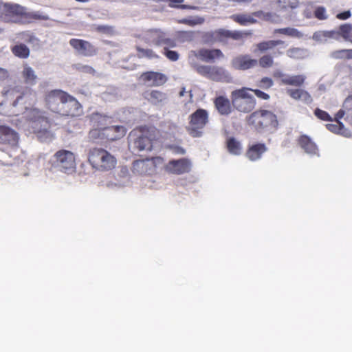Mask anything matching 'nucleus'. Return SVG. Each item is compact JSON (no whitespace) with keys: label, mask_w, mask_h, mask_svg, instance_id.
Listing matches in <instances>:
<instances>
[{"label":"nucleus","mask_w":352,"mask_h":352,"mask_svg":"<svg viewBox=\"0 0 352 352\" xmlns=\"http://www.w3.org/2000/svg\"><path fill=\"white\" fill-rule=\"evenodd\" d=\"M65 91L61 89H53L47 92L44 97L46 107L52 112L57 113L60 104L63 102Z\"/></svg>","instance_id":"nucleus-15"},{"label":"nucleus","mask_w":352,"mask_h":352,"mask_svg":"<svg viewBox=\"0 0 352 352\" xmlns=\"http://www.w3.org/2000/svg\"><path fill=\"white\" fill-rule=\"evenodd\" d=\"M250 34V32L239 30L230 31L221 28L209 33L208 36L213 41L225 42L230 38L235 41L242 40Z\"/></svg>","instance_id":"nucleus-12"},{"label":"nucleus","mask_w":352,"mask_h":352,"mask_svg":"<svg viewBox=\"0 0 352 352\" xmlns=\"http://www.w3.org/2000/svg\"><path fill=\"white\" fill-rule=\"evenodd\" d=\"M214 106L217 111L223 116L230 114L232 111L230 101L224 96H218L214 100Z\"/></svg>","instance_id":"nucleus-29"},{"label":"nucleus","mask_w":352,"mask_h":352,"mask_svg":"<svg viewBox=\"0 0 352 352\" xmlns=\"http://www.w3.org/2000/svg\"><path fill=\"white\" fill-rule=\"evenodd\" d=\"M201 76L213 81L229 82L230 75L223 67L211 65H200L196 69Z\"/></svg>","instance_id":"nucleus-10"},{"label":"nucleus","mask_w":352,"mask_h":352,"mask_svg":"<svg viewBox=\"0 0 352 352\" xmlns=\"http://www.w3.org/2000/svg\"><path fill=\"white\" fill-rule=\"evenodd\" d=\"M32 92L30 89L24 90L13 101L12 106L22 113L34 133H45L51 127L52 120L45 110L36 106Z\"/></svg>","instance_id":"nucleus-1"},{"label":"nucleus","mask_w":352,"mask_h":352,"mask_svg":"<svg viewBox=\"0 0 352 352\" xmlns=\"http://www.w3.org/2000/svg\"><path fill=\"white\" fill-rule=\"evenodd\" d=\"M302 50L297 47L291 48L287 51V55L290 58H298Z\"/></svg>","instance_id":"nucleus-51"},{"label":"nucleus","mask_w":352,"mask_h":352,"mask_svg":"<svg viewBox=\"0 0 352 352\" xmlns=\"http://www.w3.org/2000/svg\"><path fill=\"white\" fill-rule=\"evenodd\" d=\"M226 148L228 151L234 155H239L242 153V145L241 142L233 137L227 139Z\"/></svg>","instance_id":"nucleus-33"},{"label":"nucleus","mask_w":352,"mask_h":352,"mask_svg":"<svg viewBox=\"0 0 352 352\" xmlns=\"http://www.w3.org/2000/svg\"><path fill=\"white\" fill-rule=\"evenodd\" d=\"M351 16V12L349 10L344 11L343 12H340L336 15V18L340 20H346L350 18Z\"/></svg>","instance_id":"nucleus-54"},{"label":"nucleus","mask_w":352,"mask_h":352,"mask_svg":"<svg viewBox=\"0 0 352 352\" xmlns=\"http://www.w3.org/2000/svg\"><path fill=\"white\" fill-rule=\"evenodd\" d=\"M54 157L57 166L65 172L73 170L76 166L75 155L70 151L59 150L55 153Z\"/></svg>","instance_id":"nucleus-13"},{"label":"nucleus","mask_w":352,"mask_h":352,"mask_svg":"<svg viewBox=\"0 0 352 352\" xmlns=\"http://www.w3.org/2000/svg\"><path fill=\"white\" fill-rule=\"evenodd\" d=\"M166 33L159 29L149 30L147 32L146 42L156 46H161L163 44Z\"/></svg>","instance_id":"nucleus-27"},{"label":"nucleus","mask_w":352,"mask_h":352,"mask_svg":"<svg viewBox=\"0 0 352 352\" xmlns=\"http://www.w3.org/2000/svg\"><path fill=\"white\" fill-rule=\"evenodd\" d=\"M287 93L294 100L302 99L306 102L311 100L310 94L307 91L301 89H287Z\"/></svg>","instance_id":"nucleus-34"},{"label":"nucleus","mask_w":352,"mask_h":352,"mask_svg":"<svg viewBox=\"0 0 352 352\" xmlns=\"http://www.w3.org/2000/svg\"><path fill=\"white\" fill-rule=\"evenodd\" d=\"M109 118L98 113L90 116L94 129L88 133V139L91 142H113L122 138L126 133L124 126L114 125L106 126Z\"/></svg>","instance_id":"nucleus-2"},{"label":"nucleus","mask_w":352,"mask_h":352,"mask_svg":"<svg viewBox=\"0 0 352 352\" xmlns=\"http://www.w3.org/2000/svg\"><path fill=\"white\" fill-rule=\"evenodd\" d=\"M16 126L18 128H21V127H22V126H23L21 124H16Z\"/></svg>","instance_id":"nucleus-63"},{"label":"nucleus","mask_w":352,"mask_h":352,"mask_svg":"<svg viewBox=\"0 0 352 352\" xmlns=\"http://www.w3.org/2000/svg\"><path fill=\"white\" fill-rule=\"evenodd\" d=\"M72 67L76 71L82 73L94 74L96 72L95 69L92 67L87 65H82L80 63L74 64L72 65Z\"/></svg>","instance_id":"nucleus-42"},{"label":"nucleus","mask_w":352,"mask_h":352,"mask_svg":"<svg viewBox=\"0 0 352 352\" xmlns=\"http://www.w3.org/2000/svg\"><path fill=\"white\" fill-rule=\"evenodd\" d=\"M64 100L56 114L63 117H77L82 113V107L78 100L65 91Z\"/></svg>","instance_id":"nucleus-9"},{"label":"nucleus","mask_w":352,"mask_h":352,"mask_svg":"<svg viewBox=\"0 0 352 352\" xmlns=\"http://www.w3.org/2000/svg\"><path fill=\"white\" fill-rule=\"evenodd\" d=\"M162 45H164V47H166V49L173 48V47H176L177 43L174 39L168 38V37H166V35L164 37Z\"/></svg>","instance_id":"nucleus-50"},{"label":"nucleus","mask_w":352,"mask_h":352,"mask_svg":"<svg viewBox=\"0 0 352 352\" xmlns=\"http://www.w3.org/2000/svg\"><path fill=\"white\" fill-rule=\"evenodd\" d=\"M171 148L175 153L184 155L186 153L185 149L183 148L182 147L176 146H172Z\"/></svg>","instance_id":"nucleus-56"},{"label":"nucleus","mask_w":352,"mask_h":352,"mask_svg":"<svg viewBox=\"0 0 352 352\" xmlns=\"http://www.w3.org/2000/svg\"><path fill=\"white\" fill-rule=\"evenodd\" d=\"M163 54L171 61H176L179 59V54L176 51L169 50L166 47H164Z\"/></svg>","instance_id":"nucleus-47"},{"label":"nucleus","mask_w":352,"mask_h":352,"mask_svg":"<svg viewBox=\"0 0 352 352\" xmlns=\"http://www.w3.org/2000/svg\"><path fill=\"white\" fill-rule=\"evenodd\" d=\"M11 52L14 56L21 59H26L30 56V50L24 43H19L11 47Z\"/></svg>","instance_id":"nucleus-32"},{"label":"nucleus","mask_w":352,"mask_h":352,"mask_svg":"<svg viewBox=\"0 0 352 352\" xmlns=\"http://www.w3.org/2000/svg\"><path fill=\"white\" fill-rule=\"evenodd\" d=\"M246 121L248 126L258 133L275 131L278 126L276 115L265 109L254 111L247 118Z\"/></svg>","instance_id":"nucleus-3"},{"label":"nucleus","mask_w":352,"mask_h":352,"mask_svg":"<svg viewBox=\"0 0 352 352\" xmlns=\"http://www.w3.org/2000/svg\"><path fill=\"white\" fill-rule=\"evenodd\" d=\"M149 162L153 174H154L157 168L164 165V160L162 157H154L149 159Z\"/></svg>","instance_id":"nucleus-43"},{"label":"nucleus","mask_w":352,"mask_h":352,"mask_svg":"<svg viewBox=\"0 0 352 352\" xmlns=\"http://www.w3.org/2000/svg\"><path fill=\"white\" fill-rule=\"evenodd\" d=\"M143 98L153 105H162L167 100L166 93L159 90H147L142 94Z\"/></svg>","instance_id":"nucleus-23"},{"label":"nucleus","mask_w":352,"mask_h":352,"mask_svg":"<svg viewBox=\"0 0 352 352\" xmlns=\"http://www.w3.org/2000/svg\"><path fill=\"white\" fill-rule=\"evenodd\" d=\"M204 22V19L199 16L184 18L178 20V23L180 24H184L189 26H195L196 25L202 24Z\"/></svg>","instance_id":"nucleus-41"},{"label":"nucleus","mask_w":352,"mask_h":352,"mask_svg":"<svg viewBox=\"0 0 352 352\" xmlns=\"http://www.w3.org/2000/svg\"><path fill=\"white\" fill-rule=\"evenodd\" d=\"M168 1L170 2V5H176L175 3L179 5L184 0H168Z\"/></svg>","instance_id":"nucleus-58"},{"label":"nucleus","mask_w":352,"mask_h":352,"mask_svg":"<svg viewBox=\"0 0 352 352\" xmlns=\"http://www.w3.org/2000/svg\"><path fill=\"white\" fill-rule=\"evenodd\" d=\"M254 53H265L268 51H272V54H265L258 60V65L262 68H269L274 65V57L280 56L283 54L282 49L287 47L285 42L282 40H269L258 43L255 45Z\"/></svg>","instance_id":"nucleus-4"},{"label":"nucleus","mask_w":352,"mask_h":352,"mask_svg":"<svg viewBox=\"0 0 352 352\" xmlns=\"http://www.w3.org/2000/svg\"><path fill=\"white\" fill-rule=\"evenodd\" d=\"M277 4L282 10L295 9L299 6L298 0H278Z\"/></svg>","instance_id":"nucleus-40"},{"label":"nucleus","mask_w":352,"mask_h":352,"mask_svg":"<svg viewBox=\"0 0 352 352\" xmlns=\"http://www.w3.org/2000/svg\"><path fill=\"white\" fill-rule=\"evenodd\" d=\"M87 159L94 169L102 172L113 170L117 164L116 158L102 148L89 149Z\"/></svg>","instance_id":"nucleus-5"},{"label":"nucleus","mask_w":352,"mask_h":352,"mask_svg":"<svg viewBox=\"0 0 352 352\" xmlns=\"http://www.w3.org/2000/svg\"><path fill=\"white\" fill-rule=\"evenodd\" d=\"M305 78L302 75H296L292 76H285L281 79V82L286 85H292L299 87L305 82Z\"/></svg>","instance_id":"nucleus-36"},{"label":"nucleus","mask_w":352,"mask_h":352,"mask_svg":"<svg viewBox=\"0 0 352 352\" xmlns=\"http://www.w3.org/2000/svg\"><path fill=\"white\" fill-rule=\"evenodd\" d=\"M22 77L26 84L34 85L36 82L37 76L34 69L27 65L24 66L22 71Z\"/></svg>","instance_id":"nucleus-35"},{"label":"nucleus","mask_w":352,"mask_h":352,"mask_svg":"<svg viewBox=\"0 0 352 352\" xmlns=\"http://www.w3.org/2000/svg\"><path fill=\"white\" fill-rule=\"evenodd\" d=\"M270 13L265 14L264 12L259 10L252 13L251 14H233L231 16V19L236 23L241 25H247L248 24H254L256 23V20L254 18L257 17L259 19L265 18L266 16H270Z\"/></svg>","instance_id":"nucleus-19"},{"label":"nucleus","mask_w":352,"mask_h":352,"mask_svg":"<svg viewBox=\"0 0 352 352\" xmlns=\"http://www.w3.org/2000/svg\"><path fill=\"white\" fill-rule=\"evenodd\" d=\"M314 115L320 120L323 121H333L331 116L325 111H323L319 108H316L314 110Z\"/></svg>","instance_id":"nucleus-46"},{"label":"nucleus","mask_w":352,"mask_h":352,"mask_svg":"<svg viewBox=\"0 0 352 352\" xmlns=\"http://www.w3.org/2000/svg\"><path fill=\"white\" fill-rule=\"evenodd\" d=\"M19 140V136L15 130L7 125H0V144L14 147Z\"/></svg>","instance_id":"nucleus-17"},{"label":"nucleus","mask_w":352,"mask_h":352,"mask_svg":"<svg viewBox=\"0 0 352 352\" xmlns=\"http://www.w3.org/2000/svg\"><path fill=\"white\" fill-rule=\"evenodd\" d=\"M232 66L237 70H248L258 65V60L250 55L243 54L236 56L232 60Z\"/></svg>","instance_id":"nucleus-18"},{"label":"nucleus","mask_w":352,"mask_h":352,"mask_svg":"<svg viewBox=\"0 0 352 352\" xmlns=\"http://www.w3.org/2000/svg\"><path fill=\"white\" fill-rule=\"evenodd\" d=\"M336 122L335 124H327L326 128L331 132L336 134H340L345 137H349L351 135L350 131L344 126L340 120L336 119V114L333 120Z\"/></svg>","instance_id":"nucleus-30"},{"label":"nucleus","mask_w":352,"mask_h":352,"mask_svg":"<svg viewBox=\"0 0 352 352\" xmlns=\"http://www.w3.org/2000/svg\"><path fill=\"white\" fill-rule=\"evenodd\" d=\"M95 30L98 32L111 33L113 31V28L109 25H99L96 27Z\"/></svg>","instance_id":"nucleus-52"},{"label":"nucleus","mask_w":352,"mask_h":352,"mask_svg":"<svg viewBox=\"0 0 352 352\" xmlns=\"http://www.w3.org/2000/svg\"><path fill=\"white\" fill-rule=\"evenodd\" d=\"M314 16L319 20H324L327 18L326 10L324 7H318L314 11Z\"/></svg>","instance_id":"nucleus-48"},{"label":"nucleus","mask_w":352,"mask_h":352,"mask_svg":"<svg viewBox=\"0 0 352 352\" xmlns=\"http://www.w3.org/2000/svg\"><path fill=\"white\" fill-rule=\"evenodd\" d=\"M347 49L336 50L333 53V57L336 58H346L347 53Z\"/></svg>","instance_id":"nucleus-53"},{"label":"nucleus","mask_w":352,"mask_h":352,"mask_svg":"<svg viewBox=\"0 0 352 352\" xmlns=\"http://www.w3.org/2000/svg\"><path fill=\"white\" fill-rule=\"evenodd\" d=\"M171 8H177L182 10H195L197 8L193 6L185 5V4H179V5H169Z\"/></svg>","instance_id":"nucleus-55"},{"label":"nucleus","mask_w":352,"mask_h":352,"mask_svg":"<svg viewBox=\"0 0 352 352\" xmlns=\"http://www.w3.org/2000/svg\"><path fill=\"white\" fill-rule=\"evenodd\" d=\"M339 33L345 41L352 43V23H344L339 26Z\"/></svg>","instance_id":"nucleus-37"},{"label":"nucleus","mask_w":352,"mask_h":352,"mask_svg":"<svg viewBox=\"0 0 352 352\" xmlns=\"http://www.w3.org/2000/svg\"><path fill=\"white\" fill-rule=\"evenodd\" d=\"M298 144L305 153L313 155H319V151L317 145L308 135H300L298 139Z\"/></svg>","instance_id":"nucleus-25"},{"label":"nucleus","mask_w":352,"mask_h":352,"mask_svg":"<svg viewBox=\"0 0 352 352\" xmlns=\"http://www.w3.org/2000/svg\"><path fill=\"white\" fill-rule=\"evenodd\" d=\"M235 2L237 3H249L251 2L252 0H233Z\"/></svg>","instance_id":"nucleus-60"},{"label":"nucleus","mask_w":352,"mask_h":352,"mask_svg":"<svg viewBox=\"0 0 352 352\" xmlns=\"http://www.w3.org/2000/svg\"><path fill=\"white\" fill-rule=\"evenodd\" d=\"M273 85L272 79L269 77H263L257 82V86L263 89H269Z\"/></svg>","instance_id":"nucleus-45"},{"label":"nucleus","mask_w":352,"mask_h":352,"mask_svg":"<svg viewBox=\"0 0 352 352\" xmlns=\"http://www.w3.org/2000/svg\"><path fill=\"white\" fill-rule=\"evenodd\" d=\"M76 1H78V2L85 3V2H88L89 0H76Z\"/></svg>","instance_id":"nucleus-62"},{"label":"nucleus","mask_w":352,"mask_h":352,"mask_svg":"<svg viewBox=\"0 0 352 352\" xmlns=\"http://www.w3.org/2000/svg\"><path fill=\"white\" fill-rule=\"evenodd\" d=\"M275 34H285L293 37L301 38L302 36V34L298 31L297 29L293 28H279L276 29L274 30Z\"/></svg>","instance_id":"nucleus-39"},{"label":"nucleus","mask_w":352,"mask_h":352,"mask_svg":"<svg viewBox=\"0 0 352 352\" xmlns=\"http://www.w3.org/2000/svg\"><path fill=\"white\" fill-rule=\"evenodd\" d=\"M250 88L242 87L231 93V102L234 109L243 113L252 111L256 106V100L249 91Z\"/></svg>","instance_id":"nucleus-6"},{"label":"nucleus","mask_w":352,"mask_h":352,"mask_svg":"<svg viewBox=\"0 0 352 352\" xmlns=\"http://www.w3.org/2000/svg\"><path fill=\"white\" fill-rule=\"evenodd\" d=\"M21 14H19V23H31L35 21H47L49 16L40 12H27L26 8L22 6Z\"/></svg>","instance_id":"nucleus-22"},{"label":"nucleus","mask_w":352,"mask_h":352,"mask_svg":"<svg viewBox=\"0 0 352 352\" xmlns=\"http://www.w3.org/2000/svg\"><path fill=\"white\" fill-rule=\"evenodd\" d=\"M133 172L139 175H153L149 159L135 160L132 166Z\"/></svg>","instance_id":"nucleus-28"},{"label":"nucleus","mask_w":352,"mask_h":352,"mask_svg":"<svg viewBox=\"0 0 352 352\" xmlns=\"http://www.w3.org/2000/svg\"><path fill=\"white\" fill-rule=\"evenodd\" d=\"M195 56L200 60L206 62L213 61L215 58L223 57L222 52L219 49H200L195 52Z\"/></svg>","instance_id":"nucleus-26"},{"label":"nucleus","mask_w":352,"mask_h":352,"mask_svg":"<svg viewBox=\"0 0 352 352\" xmlns=\"http://www.w3.org/2000/svg\"><path fill=\"white\" fill-rule=\"evenodd\" d=\"M139 131L141 134L133 140V148L138 151H151L157 139L158 130L153 126H142Z\"/></svg>","instance_id":"nucleus-7"},{"label":"nucleus","mask_w":352,"mask_h":352,"mask_svg":"<svg viewBox=\"0 0 352 352\" xmlns=\"http://www.w3.org/2000/svg\"><path fill=\"white\" fill-rule=\"evenodd\" d=\"M340 36L339 30H319L314 33L312 39L317 42H324L329 38H337Z\"/></svg>","instance_id":"nucleus-31"},{"label":"nucleus","mask_w":352,"mask_h":352,"mask_svg":"<svg viewBox=\"0 0 352 352\" xmlns=\"http://www.w3.org/2000/svg\"><path fill=\"white\" fill-rule=\"evenodd\" d=\"M184 94H185V88L183 87L182 89V90L179 91V95L180 97H182V96H184Z\"/></svg>","instance_id":"nucleus-61"},{"label":"nucleus","mask_w":352,"mask_h":352,"mask_svg":"<svg viewBox=\"0 0 352 352\" xmlns=\"http://www.w3.org/2000/svg\"><path fill=\"white\" fill-rule=\"evenodd\" d=\"M346 59H352V49H347Z\"/></svg>","instance_id":"nucleus-59"},{"label":"nucleus","mask_w":352,"mask_h":352,"mask_svg":"<svg viewBox=\"0 0 352 352\" xmlns=\"http://www.w3.org/2000/svg\"><path fill=\"white\" fill-rule=\"evenodd\" d=\"M208 122V113L206 109H198L189 116L188 133L193 138L201 137L203 129Z\"/></svg>","instance_id":"nucleus-8"},{"label":"nucleus","mask_w":352,"mask_h":352,"mask_svg":"<svg viewBox=\"0 0 352 352\" xmlns=\"http://www.w3.org/2000/svg\"><path fill=\"white\" fill-rule=\"evenodd\" d=\"M164 167L166 172L175 175H182L190 171L191 162L186 158L172 160Z\"/></svg>","instance_id":"nucleus-16"},{"label":"nucleus","mask_w":352,"mask_h":352,"mask_svg":"<svg viewBox=\"0 0 352 352\" xmlns=\"http://www.w3.org/2000/svg\"><path fill=\"white\" fill-rule=\"evenodd\" d=\"M267 151V146L264 143H255L250 145L246 151L245 156L250 161H256L261 158L262 155Z\"/></svg>","instance_id":"nucleus-24"},{"label":"nucleus","mask_w":352,"mask_h":352,"mask_svg":"<svg viewBox=\"0 0 352 352\" xmlns=\"http://www.w3.org/2000/svg\"><path fill=\"white\" fill-rule=\"evenodd\" d=\"M139 80L144 83L152 82L151 86L159 87L165 84L168 78L162 73L150 71L143 72L139 77Z\"/></svg>","instance_id":"nucleus-20"},{"label":"nucleus","mask_w":352,"mask_h":352,"mask_svg":"<svg viewBox=\"0 0 352 352\" xmlns=\"http://www.w3.org/2000/svg\"><path fill=\"white\" fill-rule=\"evenodd\" d=\"M69 43L73 49L83 56L91 57L98 53V49L88 41L71 38Z\"/></svg>","instance_id":"nucleus-14"},{"label":"nucleus","mask_w":352,"mask_h":352,"mask_svg":"<svg viewBox=\"0 0 352 352\" xmlns=\"http://www.w3.org/2000/svg\"><path fill=\"white\" fill-rule=\"evenodd\" d=\"M8 73L6 69L0 67V80H4L8 78Z\"/></svg>","instance_id":"nucleus-57"},{"label":"nucleus","mask_w":352,"mask_h":352,"mask_svg":"<svg viewBox=\"0 0 352 352\" xmlns=\"http://www.w3.org/2000/svg\"><path fill=\"white\" fill-rule=\"evenodd\" d=\"M19 36H20V38L22 40H23L25 42H26L28 43H33L36 41H37V38L34 35V34L29 31H25V32H20L19 34Z\"/></svg>","instance_id":"nucleus-44"},{"label":"nucleus","mask_w":352,"mask_h":352,"mask_svg":"<svg viewBox=\"0 0 352 352\" xmlns=\"http://www.w3.org/2000/svg\"><path fill=\"white\" fill-rule=\"evenodd\" d=\"M21 10H22V6L19 4L0 1V19L4 22L19 23Z\"/></svg>","instance_id":"nucleus-11"},{"label":"nucleus","mask_w":352,"mask_h":352,"mask_svg":"<svg viewBox=\"0 0 352 352\" xmlns=\"http://www.w3.org/2000/svg\"><path fill=\"white\" fill-rule=\"evenodd\" d=\"M342 118L352 126V94L344 99L341 109L336 113V119Z\"/></svg>","instance_id":"nucleus-21"},{"label":"nucleus","mask_w":352,"mask_h":352,"mask_svg":"<svg viewBox=\"0 0 352 352\" xmlns=\"http://www.w3.org/2000/svg\"><path fill=\"white\" fill-rule=\"evenodd\" d=\"M250 91H252L255 94V96L257 98H258L259 99L267 100L270 98V96L268 94H267L258 89H251L250 88Z\"/></svg>","instance_id":"nucleus-49"},{"label":"nucleus","mask_w":352,"mask_h":352,"mask_svg":"<svg viewBox=\"0 0 352 352\" xmlns=\"http://www.w3.org/2000/svg\"><path fill=\"white\" fill-rule=\"evenodd\" d=\"M135 50L138 52L137 56L139 58H146L148 59H157L160 58V56L151 49H144L140 46H136Z\"/></svg>","instance_id":"nucleus-38"}]
</instances>
